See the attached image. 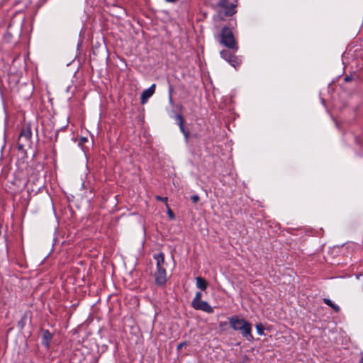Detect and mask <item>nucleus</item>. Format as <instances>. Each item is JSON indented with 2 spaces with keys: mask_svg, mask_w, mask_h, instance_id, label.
Instances as JSON below:
<instances>
[{
  "mask_svg": "<svg viewBox=\"0 0 363 363\" xmlns=\"http://www.w3.org/2000/svg\"><path fill=\"white\" fill-rule=\"evenodd\" d=\"M323 301L326 305L330 306L333 309H334L335 311H336V312L340 311V307L337 305L333 303L330 299L324 298Z\"/></svg>",
  "mask_w": 363,
  "mask_h": 363,
  "instance_id": "obj_11",
  "label": "nucleus"
},
{
  "mask_svg": "<svg viewBox=\"0 0 363 363\" xmlns=\"http://www.w3.org/2000/svg\"><path fill=\"white\" fill-rule=\"evenodd\" d=\"M155 84H152L148 89H145L142 94L140 97V103L142 104H145L147 103L149 98H150L155 93Z\"/></svg>",
  "mask_w": 363,
  "mask_h": 363,
  "instance_id": "obj_7",
  "label": "nucleus"
},
{
  "mask_svg": "<svg viewBox=\"0 0 363 363\" xmlns=\"http://www.w3.org/2000/svg\"><path fill=\"white\" fill-rule=\"evenodd\" d=\"M156 199L158 201H161L162 202H165V203H167V197H161L160 196H157Z\"/></svg>",
  "mask_w": 363,
  "mask_h": 363,
  "instance_id": "obj_19",
  "label": "nucleus"
},
{
  "mask_svg": "<svg viewBox=\"0 0 363 363\" xmlns=\"http://www.w3.org/2000/svg\"><path fill=\"white\" fill-rule=\"evenodd\" d=\"M155 280L157 285L163 286L167 281V273L165 268L157 269L155 273Z\"/></svg>",
  "mask_w": 363,
  "mask_h": 363,
  "instance_id": "obj_4",
  "label": "nucleus"
},
{
  "mask_svg": "<svg viewBox=\"0 0 363 363\" xmlns=\"http://www.w3.org/2000/svg\"><path fill=\"white\" fill-rule=\"evenodd\" d=\"M192 307L196 310L202 311L207 313H212L214 311L213 308L211 307L206 301H199L198 303L194 304Z\"/></svg>",
  "mask_w": 363,
  "mask_h": 363,
  "instance_id": "obj_5",
  "label": "nucleus"
},
{
  "mask_svg": "<svg viewBox=\"0 0 363 363\" xmlns=\"http://www.w3.org/2000/svg\"><path fill=\"white\" fill-rule=\"evenodd\" d=\"M81 140H82V142L84 143L87 140V139L86 138H82Z\"/></svg>",
  "mask_w": 363,
  "mask_h": 363,
  "instance_id": "obj_24",
  "label": "nucleus"
},
{
  "mask_svg": "<svg viewBox=\"0 0 363 363\" xmlns=\"http://www.w3.org/2000/svg\"><path fill=\"white\" fill-rule=\"evenodd\" d=\"M196 286L201 290H205L207 288L208 283L202 277H198L196 278Z\"/></svg>",
  "mask_w": 363,
  "mask_h": 363,
  "instance_id": "obj_10",
  "label": "nucleus"
},
{
  "mask_svg": "<svg viewBox=\"0 0 363 363\" xmlns=\"http://www.w3.org/2000/svg\"><path fill=\"white\" fill-rule=\"evenodd\" d=\"M219 6L223 9L225 16H232L236 12L235 9V4H230V5L228 6V0H220V1L219 2Z\"/></svg>",
  "mask_w": 363,
  "mask_h": 363,
  "instance_id": "obj_6",
  "label": "nucleus"
},
{
  "mask_svg": "<svg viewBox=\"0 0 363 363\" xmlns=\"http://www.w3.org/2000/svg\"><path fill=\"white\" fill-rule=\"evenodd\" d=\"M175 118H176V120L178 122V125L179 126V129L180 130H183L184 120H183V118H182V115L177 114Z\"/></svg>",
  "mask_w": 363,
  "mask_h": 363,
  "instance_id": "obj_14",
  "label": "nucleus"
},
{
  "mask_svg": "<svg viewBox=\"0 0 363 363\" xmlns=\"http://www.w3.org/2000/svg\"><path fill=\"white\" fill-rule=\"evenodd\" d=\"M153 258L156 260L157 269L164 268V255L163 252L155 254Z\"/></svg>",
  "mask_w": 363,
  "mask_h": 363,
  "instance_id": "obj_8",
  "label": "nucleus"
},
{
  "mask_svg": "<svg viewBox=\"0 0 363 363\" xmlns=\"http://www.w3.org/2000/svg\"><path fill=\"white\" fill-rule=\"evenodd\" d=\"M172 91H173V87L171 84L169 86V101L171 104H173V99H172Z\"/></svg>",
  "mask_w": 363,
  "mask_h": 363,
  "instance_id": "obj_15",
  "label": "nucleus"
},
{
  "mask_svg": "<svg viewBox=\"0 0 363 363\" xmlns=\"http://www.w3.org/2000/svg\"><path fill=\"white\" fill-rule=\"evenodd\" d=\"M32 135L31 130L29 128H23L19 135L18 140L21 141L22 140H25L26 141H28Z\"/></svg>",
  "mask_w": 363,
  "mask_h": 363,
  "instance_id": "obj_9",
  "label": "nucleus"
},
{
  "mask_svg": "<svg viewBox=\"0 0 363 363\" xmlns=\"http://www.w3.org/2000/svg\"><path fill=\"white\" fill-rule=\"evenodd\" d=\"M220 43L225 47L237 51L238 46L232 30L228 27H223L220 33Z\"/></svg>",
  "mask_w": 363,
  "mask_h": 363,
  "instance_id": "obj_2",
  "label": "nucleus"
},
{
  "mask_svg": "<svg viewBox=\"0 0 363 363\" xmlns=\"http://www.w3.org/2000/svg\"><path fill=\"white\" fill-rule=\"evenodd\" d=\"M256 330L259 335H264L263 328L261 324H257L256 325Z\"/></svg>",
  "mask_w": 363,
  "mask_h": 363,
  "instance_id": "obj_16",
  "label": "nucleus"
},
{
  "mask_svg": "<svg viewBox=\"0 0 363 363\" xmlns=\"http://www.w3.org/2000/svg\"><path fill=\"white\" fill-rule=\"evenodd\" d=\"M166 1H168V2H174V1H176L177 0H166Z\"/></svg>",
  "mask_w": 363,
  "mask_h": 363,
  "instance_id": "obj_25",
  "label": "nucleus"
},
{
  "mask_svg": "<svg viewBox=\"0 0 363 363\" xmlns=\"http://www.w3.org/2000/svg\"><path fill=\"white\" fill-rule=\"evenodd\" d=\"M359 363H363V356L362 357L360 361H359Z\"/></svg>",
  "mask_w": 363,
  "mask_h": 363,
  "instance_id": "obj_26",
  "label": "nucleus"
},
{
  "mask_svg": "<svg viewBox=\"0 0 363 363\" xmlns=\"http://www.w3.org/2000/svg\"><path fill=\"white\" fill-rule=\"evenodd\" d=\"M201 297H202L201 293L199 292V291L196 292V294H195L194 298L192 300L191 306H193L194 304L198 303L199 301H202L201 300Z\"/></svg>",
  "mask_w": 363,
  "mask_h": 363,
  "instance_id": "obj_13",
  "label": "nucleus"
},
{
  "mask_svg": "<svg viewBox=\"0 0 363 363\" xmlns=\"http://www.w3.org/2000/svg\"><path fill=\"white\" fill-rule=\"evenodd\" d=\"M18 149L21 150L23 148V144H21L20 143H18Z\"/></svg>",
  "mask_w": 363,
  "mask_h": 363,
  "instance_id": "obj_23",
  "label": "nucleus"
},
{
  "mask_svg": "<svg viewBox=\"0 0 363 363\" xmlns=\"http://www.w3.org/2000/svg\"><path fill=\"white\" fill-rule=\"evenodd\" d=\"M352 80V77H348L347 76L345 78V82H350Z\"/></svg>",
  "mask_w": 363,
  "mask_h": 363,
  "instance_id": "obj_22",
  "label": "nucleus"
},
{
  "mask_svg": "<svg viewBox=\"0 0 363 363\" xmlns=\"http://www.w3.org/2000/svg\"><path fill=\"white\" fill-rule=\"evenodd\" d=\"M52 335L48 330L44 332L43 343L45 345H48L49 340L51 339Z\"/></svg>",
  "mask_w": 363,
  "mask_h": 363,
  "instance_id": "obj_12",
  "label": "nucleus"
},
{
  "mask_svg": "<svg viewBox=\"0 0 363 363\" xmlns=\"http://www.w3.org/2000/svg\"><path fill=\"white\" fill-rule=\"evenodd\" d=\"M184 345H186V342H181L177 345V350H181Z\"/></svg>",
  "mask_w": 363,
  "mask_h": 363,
  "instance_id": "obj_21",
  "label": "nucleus"
},
{
  "mask_svg": "<svg viewBox=\"0 0 363 363\" xmlns=\"http://www.w3.org/2000/svg\"><path fill=\"white\" fill-rule=\"evenodd\" d=\"M191 200L193 203H196L199 201V196L198 195H192L191 196Z\"/></svg>",
  "mask_w": 363,
  "mask_h": 363,
  "instance_id": "obj_18",
  "label": "nucleus"
},
{
  "mask_svg": "<svg viewBox=\"0 0 363 363\" xmlns=\"http://www.w3.org/2000/svg\"><path fill=\"white\" fill-rule=\"evenodd\" d=\"M230 327L236 331H240L243 337L247 340L252 339V324L243 318H240L237 315L231 316L228 318Z\"/></svg>",
  "mask_w": 363,
  "mask_h": 363,
  "instance_id": "obj_1",
  "label": "nucleus"
},
{
  "mask_svg": "<svg viewBox=\"0 0 363 363\" xmlns=\"http://www.w3.org/2000/svg\"><path fill=\"white\" fill-rule=\"evenodd\" d=\"M220 56L235 68H237L241 64V60L238 57L231 54L228 50H222L220 52Z\"/></svg>",
  "mask_w": 363,
  "mask_h": 363,
  "instance_id": "obj_3",
  "label": "nucleus"
},
{
  "mask_svg": "<svg viewBox=\"0 0 363 363\" xmlns=\"http://www.w3.org/2000/svg\"><path fill=\"white\" fill-rule=\"evenodd\" d=\"M168 215L169 216L170 218L172 219H174V214L173 213V212L171 211L170 208H168Z\"/></svg>",
  "mask_w": 363,
  "mask_h": 363,
  "instance_id": "obj_20",
  "label": "nucleus"
},
{
  "mask_svg": "<svg viewBox=\"0 0 363 363\" xmlns=\"http://www.w3.org/2000/svg\"><path fill=\"white\" fill-rule=\"evenodd\" d=\"M180 130L183 133V135L186 139V141H188L189 136V132L185 130L184 125H183V130Z\"/></svg>",
  "mask_w": 363,
  "mask_h": 363,
  "instance_id": "obj_17",
  "label": "nucleus"
}]
</instances>
